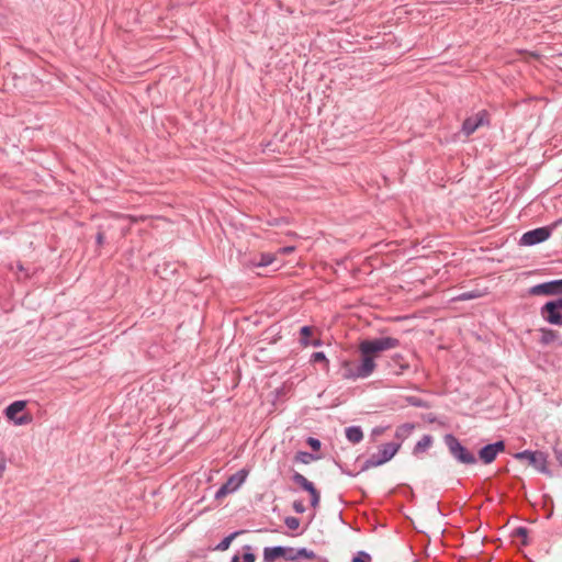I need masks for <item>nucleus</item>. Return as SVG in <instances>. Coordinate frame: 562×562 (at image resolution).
Segmentation results:
<instances>
[{
	"label": "nucleus",
	"instance_id": "25",
	"mask_svg": "<svg viewBox=\"0 0 562 562\" xmlns=\"http://www.w3.org/2000/svg\"><path fill=\"white\" fill-rule=\"evenodd\" d=\"M243 551H244V553L241 555L243 562H255L256 561V555L252 552V547L250 544H245L243 547Z\"/></svg>",
	"mask_w": 562,
	"mask_h": 562
},
{
	"label": "nucleus",
	"instance_id": "34",
	"mask_svg": "<svg viewBox=\"0 0 562 562\" xmlns=\"http://www.w3.org/2000/svg\"><path fill=\"white\" fill-rule=\"evenodd\" d=\"M514 533L518 537L522 538V543L527 544V536H528V529L526 527H518L515 529Z\"/></svg>",
	"mask_w": 562,
	"mask_h": 562
},
{
	"label": "nucleus",
	"instance_id": "2",
	"mask_svg": "<svg viewBox=\"0 0 562 562\" xmlns=\"http://www.w3.org/2000/svg\"><path fill=\"white\" fill-rule=\"evenodd\" d=\"M443 442L448 448L450 456L460 464L473 465L477 462L476 457L453 435L447 434Z\"/></svg>",
	"mask_w": 562,
	"mask_h": 562
},
{
	"label": "nucleus",
	"instance_id": "40",
	"mask_svg": "<svg viewBox=\"0 0 562 562\" xmlns=\"http://www.w3.org/2000/svg\"><path fill=\"white\" fill-rule=\"evenodd\" d=\"M231 562H243V560L239 554H234L231 559Z\"/></svg>",
	"mask_w": 562,
	"mask_h": 562
},
{
	"label": "nucleus",
	"instance_id": "28",
	"mask_svg": "<svg viewBox=\"0 0 562 562\" xmlns=\"http://www.w3.org/2000/svg\"><path fill=\"white\" fill-rule=\"evenodd\" d=\"M315 557V553L306 548H300L296 550V560L300 558L314 559Z\"/></svg>",
	"mask_w": 562,
	"mask_h": 562
},
{
	"label": "nucleus",
	"instance_id": "32",
	"mask_svg": "<svg viewBox=\"0 0 562 562\" xmlns=\"http://www.w3.org/2000/svg\"><path fill=\"white\" fill-rule=\"evenodd\" d=\"M352 562H371V555L364 551H359L353 557Z\"/></svg>",
	"mask_w": 562,
	"mask_h": 562
},
{
	"label": "nucleus",
	"instance_id": "19",
	"mask_svg": "<svg viewBox=\"0 0 562 562\" xmlns=\"http://www.w3.org/2000/svg\"><path fill=\"white\" fill-rule=\"evenodd\" d=\"M432 445V437L430 435H424L419 441L415 445L413 453L418 456L425 452Z\"/></svg>",
	"mask_w": 562,
	"mask_h": 562
},
{
	"label": "nucleus",
	"instance_id": "27",
	"mask_svg": "<svg viewBox=\"0 0 562 562\" xmlns=\"http://www.w3.org/2000/svg\"><path fill=\"white\" fill-rule=\"evenodd\" d=\"M481 296V293L479 291H467L458 295V300L460 301H469L473 299H477Z\"/></svg>",
	"mask_w": 562,
	"mask_h": 562
},
{
	"label": "nucleus",
	"instance_id": "42",
	"mask_svg": "<svg viewBox=\"0 0 562 562\" xmlns=\"http://www.w3.org/2000/svg\"><path fill=\"white\" fill-rule=\"evenodd\" d=\"M561 308H562V294L559 297L553 300Z\"/></svg>",
	"mask_w": 562,
	"mask_h": 562
},
{
	"label": "nucleus",
	"instance_id": "41",
	"mask_svg": "<svg viewBox=\"0 0 562 562\" xmlns=\"http://www.w3.org/2000/svg\"><path fill=\"white\" fill-rule=\"evenodd\" d=\"M559 295L562 294V279H557Z\"/></svg>",
	"mask_w": 562,
	"mask_h": 562
},
{
	"label": "nucleus",
	"instance_id": "39",
	"mask_svg": "<svg viewBox=\"0 0 562 562\" xmlns=\"http://www.w3.org/2000/svg\"><path fill=\"white\" fill-rule=\"evenodd\" d=\"M321 345H322L321 339L311 340V344H310V346H314V347H319Z\"/></svg>",
	"mask_w": 562,
	"mask_h": 562
},
{
	"label": "nucleus",
	"instance_id": "43",
	"mask_svg": "<svg viewBox=\"0 0 562 562\" xmlns=\"http://www.w3.org/2000/svg\"><path fill=\"white\" fill-rule=\"evenodd\" d=\"M382 432H383V428H379V427H376V428H374V429L372 430V434H373V435H381Z\"/></svg>",
	"mask_w": 562,
	"mask_h": 562
},
{
	"label": "nucleus",
	"instance_id": "46",
	"mask_svg": "<svg viewBox=\"0 0 562 562\" xmlns=\"http://www.w3.org/2000/svg\"><path fill=\"white\" fill-rule=\"evenodd\" d=\"M69 562H80L79 559H72Z\"/></svg>",
	"mask_w": 562,
	"mask_h": 562
},
{
	"label": "nucleus",
	"instance_id": "13",
	"mask_svg": "<svg viewBox=\"0 0 562 562\" xmlns=\"http://www.w3.org/2000/svg\"><path fill=\"white\" fill-rule=\"evenodd\" d=\"M340 374L344 380L356 381L358 379H362L361 375H358L357 363L350 360H344L341 362Z\"/></svg>",
	"mask_w": 562,
	"mask_h": 562
},
{
	"label": "nucleus",
	"instance_id": "38",
	"mask_svg": "<svg viewBox=\"0 0 562 562\" xmlns=\"http://www.w3.org/2000/svg\"><path fill=\"white\" fill-rule=\"evenodd\" d=\"M4 470H5V458L2 454H0V477L2 476Z\"/></svg>",
	"mask_w": 562,
	"mask_h": 562
},
{
	"label": "nucleus",
	"instance_id": "20",
	"mask_svg": "<svg viewBox=\"0 0 562 562\" xmlns=\"http://www.w3.org/2000/svg\"><path fill=\"white\" fill-rule=\"evenodd\" d=\"M243 532H244L243 530H238V531H234L231 535L226 536L220 543L216 544L215 550L226 551L229 548L232 541Z\"/></svg>",
	"mask_w": 562,
	"mask_h": 562
},
{
	"label": "nucleus",
	"instance_id": "5",
	"mask_svg": "<svg viewBox=\"0 0 562 562\" xmlns=\"http://www.w3.org/2000/svg\"><path fill=\"white\" fill-rule=\"evenodd\" d=\"M516 460H527L528 463L541 473L549 474L547 454L542 451L524 450L514 454Z\"/></svg>",
	"mask_w": 562,
	"mask_h": 562
},
{
	"label": "nucleus",
	"instance_id": "15",
	"mask_svg": "<svg viewBox=\"0 0 562 562\" xmlns=\"http://www.w3.org/2000/svg\"><path fill=\"white\" fill-rule=\"evenodd\" d=\"M285 549L282 546L266 547L263 549V562H274L284 555Z\"/></svg>",
	"mask_w": 562,
	"mask_h": 562
},
{
	"label": "nucleus",
	"instance_id": "21",
	"mask_svg": "<svg viewBox=\"0 0 562 562\" xmlns=\"http://www.w3.org/2000/svg\"><path fill=\"white\" fill-rule=\"evenodd\" d=\"M405 402L408 405L414 406V407L430 408V404L427 401H425L418 396H414V395L405 396Z\"/></svg>",
	"mask_w": 562,
	"mask_h": 562
},
{
	"label": "nucleus",
	"instance_id": "35",
	"mask_svg": "<svg viewBox=\"0 0 562 562\" xmlns=\"http://www.w3.org/2000/svg\"><path fill=\"white\" fill-rule=\"evenodd\" d=\"M306 442L314 451L321 449V441L317 438L308 437Z\"/></svg>",
	"mask_w": 562,
	"mask_h": 562
},
{
	"label": "nucleus",
	"instance_id": "45",
	"mask_svg": "<svg viewBox=\"0 0 562 562\" xmlns=\"http://www.w3.org/2000/svg\"><path fill=\"white\" fill-rule=\"evenodd\" d=\"M340 469H341V471H342L344 473H346L347 475H353L351 472L345 471L341 467H340Z\"/></svg>",
	"mask_w": 562,
	"mask_h": 562
},
{
	"label": "nucleus",
	"instance_id": "31",
	"mask_svg": "<svg viewBox=\"0 0 562 562\" xmlns=\"http://www.w3.org/2000/svg\"><path fill=\"white\" fill-rule=\"evenodd\" d=\"M233 492L231 491V488L228 487V485L226 484H223L215 493V499H221L223 497H225L226 495L228 494H232Z\"/></svg>",
	"mask_w": 562,
	"mask_h": 562
},
{
	"label": "nucleus",
	"instance_id": "37",
	"mask_svg": "<svg viewBox=\"0 0 562 562\" xmlns=\"http://www.w3.org/2000/svg\"><path fill=\"white\" fill-rule=\"evenodd\" d=\"M104 239H105V236H104V233L103 232H98L97 236H95V240H97V244L99 246H102L103 243H104Z\"/></svg>",
	"mask_w": 562,
	"mask_h": 562
},
{
	"label": "nucleus",
	"instance_id": "30",
	"mask_svg": "<svg viewBox=\"0 0 562 562\" xmlns=\"http://www.w3.org/2000/svg\"><path fill=\"white\" fill-rule=\"evenodd\" d=\"M233 492L231 491V488L228 487V485L226 484H223L215 493V499H221L223 497H225L226 495L228 494H232Z\"/></svg>",
	"mask_w": 562,
	"mask_h": 562
},
{
	"label": "nucleus",
	"instance_id": "6",
	"mask_svg": "<svg viewBox=\"0 0 562 562\" xmlns=\"http://www.w3.org/2000/svg\"><path fill=\"white\" fill-rule=\"evenodd\" d=\"M490 125V114L486 110H481L472 116L467 117L462 123V133L465 136L472 135L481 126Z\"/></svg>",
	"mask_w": 562,
	"mask_h": 562
},
{
	"label": "nucleus",
	"instance_id": "16",
	"mask_svg": "<svg viewBox=\"0 0 562 562\" xmlns=\"http://www.w3.org/2000/svg\"><path fill=\"white\" fill-rule=\"evenodd\" d=\"M539 331L541 334V336L539 338V342L542 346H548V345L557 341L560 338L559 333L551 328L542 327L539 329Z\"/></svg>",
	"mask_w": 562,
	"mask_h": 562
},
{
	"label": "nucleus",
	"instance_id": "12",
	"mask_svg": "<svg viewBox=\"0 0 562 562\" xmlns=\"http://www.w3.org/2000/svg\"><path fill=\"white\" fill-rule=\"evenodd\" d=\"M248 474L249 471L247 469H240L236 473L232 474L224 484L228 485L231 491L234 493L244 484Z\"/></svg>",
	"mask_w": 562,
	"mask_h": 562
},
{
	"label": "nucleus",
	"instance_id": "36",
	"mask_svg": "<svg viewBox=\"0 0 562 562\" xmlns=\"http://www.w3.org/2000/svg\"><path fill=\"white\" fill-rule=\"evenodd\" d=\"M292 507L296 514H303L306 510L302 501H294Z\"/></svg>",
	"mask_w": 562,
	"mask_h": 562
},
{
	"label": "nucleus",
	"instance_id": "33",
	"mask_svg": "<svg viewBox=\"0 0 562 562\" xmlns=\"http://www.w3.org/2000/svg\"><path fill=\"white\" fill-rule=\"evenodd\" d=\"M285 552L284 555H282L283 559L294 561L296 560V549L291 547H284Z\"/></svg>",
	"mask_w": 562,
	"mask_h": 562
},
{
	"label": "nucleus",
	"instance_id": "10",
	"mask_svg": "<svg viewBox=\"0 0 562 562\" xmlns=\"http://www.w3.org/2000/svg\"><path fill=\"white\" fill-rule=\"evenodd\" d=\"M505 448H506V446L503 440H498L496 442L488 443L479 450V458L483 463L490 464L493 461H495V459L499 452L505 451Z\"/></svg>",
	"mask_w": 562,
	"mask_h": 562
},
{
	"label": "nucleus",
	"instance_id": "3",
	"mask_svg": "<svg viewBox=\"0 0 562 562\" xmlns=\"http://www.w3.org/2000/svg\"><path fill=\"white\" fill-rule=\"evenodd\" d=\"M401 442H387L382 445L378 452L371 454L363 463L361 471H367L390 461L400 450Z\"/></svg>",
	"mask_w": 562,
	"mask_h": 562
},
{
	"label": "nucleus",
	"instance_id": "8",
	"mask_svg": "<svg viewBox=\"0 0 562 562\" xmlns=\"http://www.w3.org/2000/svg\"><path fill=\"white\" fill-rule=\"evenodd\" d=\"M25 401H15L5 408L4 414L8 417V419L14 423V425H26L32 422V417L29 414H23L19 416V414L25 408Z\"/></svg>",
	"mask_w": 562,
	"mask_h": 562
},
{
	"label": "nucleus",
	"instance_id": "24",
	"mask_svg": "<svg viewBox=\"0 0 562 562\" xmlns=\"http://www.w3.org/2000/svg\"><path fill=\"white\" fill-rule=\"evenodd\" d=\"M300 344L303 345V346H310L311 344V340H310V336L312 335V327L311 326H303L301 329H300Z\"/></svg>",
	"mask_w": 562,
	"mask_h": 562
},
{
	"label": "nucleus",
	"instance_id": "23",
	"mask_svg": "<svg viewBox=\"0 0 562 562\" xmlns=\"http://www.w3.org/2000/svg\"><path fill=\"white\" fill-rule=\"evenodd\" d=\"M276 257L272 254H261L259 261H254L252 265L255 267H268L274 261Z\"/></svg>",
	"mask_w": 562,
	"mask_h": 562
},
{
	"label": "nucleus",
	"instance_id": "9",
	"mask_svg": "<svg viewBox=\"0 0 562 562\" xmlns=\"http://www.w3.org/2000/svg\"><path fill=\"white\" fill-rule=\"evenodd\" d=\"M292 481L299 485L302 490L307 492L311 497V506L316 509L321 502V493L315 487V485L308 481L303 474L299 472H294L292 475Z\"/></svg>",
	"mask_w": 562,
	"mask_h": 562
},
{
	"label": "nucleus",
	"instance_id": "29",
	"mask_svg": "<svg viewBox=\"0 0 562 562\" xmlns=\"http://www.w3.org/2000/svg\"><path fill=\"white\" fill-rule=\"evenodd\" d=\"M312 459H314V456L305 451H299L295 454V460L305 464L308 463Z\"/></svg>",
	"mask_w": 562,
	"mask_h": 562
},
{
	"label": "nucleus",
	"instance_id": "11",
	"mask_svg": "<svg viewBox=\"0 0 562 562\" xmlns=\"http://www.w3.org/2000/svg\"><path fill=\"white\" fill-rule=\"evenodd\" d=\"M530 295H559L557 280L539 283L529 289Z\"/></svg>",
	"mask_w": 562,
	"mask_h": 562
},
{
	"label": "nucleus",
	"instance_id": "1",
	"mask_svg": "<svg viewBox=\"0 0 562 562\" xmlns=\"http://www.w3.org/2000/svg\"><path fill=\"white\" fill-rule=\"evenodd\" d=\"M400 340L393 337H379L373 339H363L358 346L360 360L357 363L358 375L362 379L369 378L375 370V359L383 351L394 349L400 346Z\"/></svg>",
	"mask_w": 562,
	"mask_h": 562
},
{
	"label": "nucleus",
	"instance_id": "18",
	"mask_svg": "<svg viewBox=\"0 0 562 562\" xmlns=\"http://www.w3.org/2000/svg\"><path fill=\"white\" fill-rule=\"evenodd\" d=\"M414 428L415 425L412 423H405L400 425L395 430V438L398 439L400 442L405 440L407 437H409Z\"/></svg>",
	"mask_w": 562,
	"mask_h": 562
},
{
	"label": "nucleus",
	"instance_id": "26",
	"mask_svg": "<svg viewBox=\"0 0 562 562\" xmlns=\"http://www.w3.org/2000/svg\"><path fill=\"white\" fill-rule=\"evenodd\" d=\"M284 525L291 530H296L300 527V519L294 516H288L284 518Z\"/></svg>",
	"mask_w": 562,
	"mask_h": 562
},
{
	"label": "nucleus",
	"instance_id": "4",
	"mask_svg": "<svg viewBox=\"0 0 562 562\" xmlns=\"http://www.w3.org/2000/svg\"><path fill=\"white\" fill-rule=\"evenodd\" d=\"M562 223V220L555 221L552 225L538 227L528 231L520 237L519 244L522 246H535L546 241L552 235L553 229Z\"/></svg>",
	"mask_w": 562,
	"mask_h": 562
},
{
	"label": "nucleus",
	"instance_id": "17",
	"mask_svg": "<svg viewBox=\"0 0 562 562\" xmlns=\"http://www.w3.org/2000/svg\"><path fill=\"white\" fill-rule=\"evenodd\" d=\"M346 437L351 443H359L363 439V431L360 426L346 428Z\"/></svg>",
	"mask_w": 562,
	"mask_h": 562
},
{
	"label": "nucleus",
	"instance_id": "14",
	"mask_svg": "<svg viewBox=\"0 0 562 562\" xmlns=\"http://www.w3.org/2000/svg\"><path fill=\"white\" fill-rule=\"evenodd\" d=\"M387 366L396 375L403 374L409 368L408 362L400 353L394 355Z\"/></svg>",
	"mask_w": 562,
	"mask_h": 562
},
{
	"label": "nucleus",
	"instance_id": "22",
	"mask_svg": "<svg viewBox=\"0 0 562 562\" xmlns=\"http://www.w3.org/2000/svg\"><path fill=\"white\" fill-rule=\"evenodd\" d=\"M311 362L312 363H323L324 369L326 371H328V369H329V361L323 351H316V352L312 353Z\"/></svg>",
	"mask_w": 562,
	"mask_h": 562
},
{
	"label": "nucleus",
	"instance_id": "44",
	"mask_svg": "<svg viewBox=\"0 0 562 562\" xmlns=\"http://www.w3.org/2000/svg\"><path fill=\"white\" fill-rule=\"evenodd\" d=\"M554 452H555L557 459L559 460L560 464L562 465L561 451L554 450Z\"/></svg>",
	"mask_w": 562,
	"mask_h": 562
},
{
	"label": "nucleus",
	"instance_id": "7",
	"mask_svg": "<svg viewBox=\"0 0 562 562\" xmlns=\"http://www.w3.org/2000/svg\"><path fill=\"white\" fill-rule=\"evenodd\" d=\"M540 316L550 325L562 326V308L553 300L540 307Z\"/></svg>",
	"mask_w": 562,
	"mask_h": 562
}]
</instances>
